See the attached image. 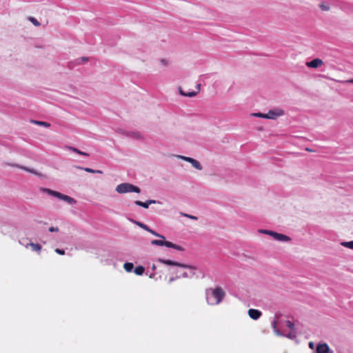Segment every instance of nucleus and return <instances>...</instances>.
Instances as JSON below:
<instances>
[{"mask_svg": "<svg viewBox=\"0 0 353 353\" xmlns=\"http://www.w3.org/2000/svg\"><path fill=\"white\" fill-rule=\"evenodd\" d=\"M277 321H274L272 323V327L275 332V334L276 335H281V334L280 333L279 330L277 329Z\"/></svg>", "mask_w": 353, "mask_h": 353, "instance_id": "obj_20", "label": "nucleus"}, {"mask_svg": "<svg viewBox=\"0 0 353 353\" xmlns=\"http://www.w3.org/2000/svg\"><path fill=\"white\" fill-rule=\"evenodd\" d=\"M275 240L278 241H289L290 238L285 234L278 233L275 237Z\"/></svg>", "mask_w": 353, "mask_h": 353, "instance_id": "obj_14", "label": "nucleus"}, {"mask_svg": "<svg viewBox=\"0 0 353 353\" xmlns=\"http://www.w3.org/2000/svg\"><path fill=\"white\" fill-rule=\"evenodd\" d=\"M29 20L35 26H39L40 23L34 17H30Z\"/></svg>", "mask_w": 353, "mask_h": 353, "instance_id": "obj_22", "label": "nucleus"}, {"mask_svg": "<svg viewBox=\"0 0 353 353\" xmlns=\"http://www.w3.org/2000/svg\"><path fill=\"white\" fill-rule=\"evenodd\" d=\"M323 65V61L320 59H314L311 61L307 62L306 65L308 68H316Z\"/></svg>", "mask_w": 353, "mask_h": 353, "instance_id": "obj_10", "label": "nucleus"}, {"mask_svg": "<svg viewBox=\"0 0 353 353\" xmlns=\"http://www.w3.org/2000/svg\"><path fill=\"white\" fill-rule=\"evenodd\" d=\"M269 231L270 230H259V232L262 233V234H268Z\"/></svg>", "mask_w": 353, "mask_h": 353, "instance_id": "obj_32", "label": "nucleus"}, {"mask_svg": "<svg viewBox=\"0 0 353 353\" xmlns=\"http://www.w3.org/2000/svg\"><path fill=\"white\" fill-rule=\"evenodd\" d=\"M295 336V333L294 332H291L288 335V337L290 338V339H292L293 337Z\"/></svg>", "mask_w": 353, "mask_h": 353, "instance_id": "obj_34", "label": "nucleus"}, {"mask_svg": "<svg viewBox=\"0 0 353 353\" xmlns=\"http://www.w3.org/2000/svg\"><path fill=\"white\" fill-rule=\"evenodd\" d=\"M83 61H86V60H87V59H85V58H83Z\"/></svg>", "mask_w": 353, "mask_h": 353, "instance_id": "obj_40", "label": "nucleus"}, {"mask_svg": "<svg viewBox=\"0 0 353 353\" xmlns=\"http://www.w3.org/2000/svg\"><path fill=\"white\" fill-rule=\"evenodd\" d=\"M152 268V270H155L156 269V266L154 265H153Z\"/></svg>", "mask_w": 353, "mask_h": 353, "instance_id": "obj_39", "label": "nucleus"}, {"mask_svg": "<svg viewBox=\"0 0 353 353\" xmlns=\"http://www.w3.org/2000/svg\"><path fill=\"white\" fill-rule=\"evenodd\" d=\"M316 353H332V352H330V349L328 345L324 343L317 345Z\"/></svg>", "mask_w": 353, "mask_h": 353, "instance_id": "obj_8", "label": "nucleus"}, {"mask_svg": "<svg viewBox=\"0 0 353 353\" xmlns=\"http://www.w3.org/2000/svg\"><path fill=\"white\" fill-rule=\"evenodd\" d=\"M181 214L183 216H185V217H188L189 219H193V220H197V217L195 216H192V215H190V214H185V213H183L181 212Z\"/></svg>", "mask_w": 353, "mask_h": 353, "instance_id": "obj_27", "label": "nucleus"}, {"mask_svg": "<svg viewBox=\"0 0 353 353\" xmlns=\"http://www.w3.org/2000/svg\"><path fill=\"white\" fill-rule=\"evenodd\" d=\"M248 314L251 319L257 320L261 316V312L258 310L250 309L248 310Z\"/></svg>", "mask_w": 353, "mask_h": 353, "instance_id": "obj_11", "label": "nucleus"}, {"mask_svg": "<svg viewBox=\"0 0 353 353\" xmlns=\"http://www.w3.org/2000/svg\"><path fill=\"white\" fill-rule=\"evenodd\" d=\"M278 234L277 232H274L273 234L272 235V236L275 239V237L276 236V235Z\"/></svg>", "mask_w": 353, "mask_h": 353, "instance_id": "obj_36", "label": "nucleus"}, {"mask_svg": "<svg viewBox=\"0 0 353 353\" xmlns=\"http://www.w3.org/2000/svg\"><path fill=\"white\" fill-rule=\"evenodd\" d=\"M144 271L145 268L143 266L139 265L135 268L134 272L137 275H142L144 273Z\"/></svg>", "mask_w": 353, "mask_h": 353, "instance_id": "obj_16", "label": "nucleus"}, {"mask_svg": "<svg viewBox=\"0 0 353 353\" xmlns=\"http://www.w3.org/2000/svg\"><path fill=\"white\" fill-rule=\"evenodd\" d=\"M252 116L256 117H260V118L266 119V114H263V113H261V112L253 113V114H252Z\"/></svg>", "mask_w": 353, "mask_h": 353, "instance_id": "obj_23", "label": "nucleus"}, {"mask_svg": "<svg viewBox=\"0 0 353 353\" xmlns=\"http://www.w3.org/2000/svg\"><path fill=\"white\" fill-rule=\"evenodd\" d=\"M137 225H139L140 228H141L142 229L145 230V231H148V230L150 229V228L146 225L144 223H140V222H137Z\"/></svg>", "mask_w": 353, "mask_h": 353, "instance_id": "obj_24", "label": "nucleus"}, {"mask_svg": "<svg viewBox=\"0 0 353 353\" xmlns=\"http://www.w3.org/2000/svg\"><path fill=\"white\" fill-rule=\"evenodd\" d=\"M155 200H148L145 202H142L141 201H135L134 203L139 206H141L144 208H148L149 205L152 203H155Z\"/></svg>", "mask_w": 353, "mask_h": 353, "instance_id": "obj_12", "label": "nucleus"}, {"mask_svg": "<svg viewBox=\"0 0 353 353\" xmlns=\"http://www.w3.org/2000/svg\"><path fill=\"white\" fill-rule=\"evenodd\" d=\"M133 268H134V265L132 263L127 262V263H125L123 265V268L128 272H130L132 270Z\"/></svg>", "mask_w": 353, "mask_h": 353, "instance_id": "obj_15", "label": "nucleus"}, {"mask_svg": "<svg viewBox=\"0 0 353 353\" xmlns=\"http://www.w3.org/2000/svg\"><path fill=\"white\" fill-rule=\"evenodd\" d=\"M159 262L167 265H174L183 268L184 270L181 272H178L180 273V276H176V277H172L169 279V283L173 282L174 280L180 278L181 276L183 278H192L196 276V268L192 265H186L184 263H181L179 262H176L169 259H159L158 260Z\"/></svg>", "mask_w": 353, "mask_h": 353, "instance_id": "obj_1", "label": "nucleus"}, {"mask_svg": "<svg viewBox=\"0 0 353 353\" xmlns=\"http://www.w3.org/2000/svg\"><path fill=\"white\" fill-rule=\"evenodd\" d=\"M116 191L119 194H125L128 192H141V190L139 187L128 183H123L118 185L116 188Z\"/></svg>", "mask_w": 353, "mask_h": 353, "instance_id": "obj_3", "label": "nucleus"}, {"mask_svg": "<svg viewBox=\"0 0 353 353\" xmlns=\"http://www.w3.org/2000/svg\"><path fill=\"white\" fill-rule=\"evenodd\" d=\"M77 168L81 169V170H85V172H89V173H95V170H93V169L90 168H81V167H77Z\"/></svg>", "mask_w": 353, "mask_h": 353, "instance_id": "obj_25", "label": "nucleus"}, {"mask_svg": "<svg viewBox=\"0 0 353 353\" xmlns=\"http://www.w3.org/2000/svg\"><path fill=\"white\" fill-rule=\"evenodd\" d=\"M341 245L343 247L353 250V241L341 242Z\"/></svg>", "mask_w": 353, "mask_h": 353, "instance_id": "obj_18", "label": "nucleus"}, {"mask_svg": "<svg viewBox=\"0 0 353 353\" xmlns=\"http://www.w3.org/2000/svg\"><path fill=\"white\" fill-rule=\"evenodd\" d=\"M182 159L192 164V165L197 170H201L202 169V166L200 164V163L196 160V159H194L192 158H190V157H180Z\"/></svg>", "mask_w": 353, "mask_h": 353, "instance_id": "obj_9", "label": "nucleus"}, {"mask_svg": "<svg viewBox=\"0 0 353 353\" xmlns=\"http://www.w3.org/2000/svg\"><path fill=\"white\" fill-rule=\"evenodd\" d=\"M273 233H274V231H271V230H270V231H269V233H268V235H270V236H272V235L273 234Z\"/></svg>", "mask_w": 353, "mask_h": 353, "instance_id": "obj_37", "label": "nucleus"}, {"mask_svg": "<svg viewBox=\"0 0 353 353\" xmlns=\"http://www.w3.org/2000/svg\"><path fill=\"white\" fill-rule=\"evenodd\" d=\"M55 252L60 254V255H64L65 254V251L63 250H61V249H59V248H57L55 249Z\"/></svg>", "mask_w": 353, "mask_h": 353, "instance_id": "obj_30", "label": "nucleus"}, {"mask_svg": "<svg viewBox=\"0 0 353 353\" xmlns=\"http://www.w3.org/2000/svg\"><path fill=\"white\" fill-rule=\"evenodd\" d=\"M21 169H23L27 172H29L30 173H32V174H37V172L35 170H32V169H30V168H26V167H20Z\"/></svg>", "mask_w": 353, "mask_h": 353, "instance_id": "obj_28", "label": "nucleus"}, {"mask_svg": "<svg viewBox=\"0 0 353 353\" xmlns=\"http://www.w3.org/2000/svg\"><path fill=\"white\" fill-rule=\"evenodd\" d=\"M28 246L31 248L32 251L40 252L41 250V245L39 243H30L26 247L28 248Z\"/></svg>", "mask_w": 353, "mask_h": 353, "instance_id": "obj_13", "label": "nucleus"}, {"mask_svg": "<svg viewBox=\"0 0 353 353\" xmlns=\"http://www.w3.org/2000/svg\"><path fill=\"white\" fill-rule=\"evenodd\" d=\"M160 63H161L163 66H167V65H168V63H169L167 59H161L160 60Z\"/></svg>", "mask_w": 353, "mask_h": 353, "instance_id": "obj_29", "label": "nucleus"}, {"mask_svg": "<svg viewBox=\"0 0 353 353\" xmlns=\"http://www.w3.org/2000/svg\"><path fill=\"white\" fill-rule=\"evenodd\" d=\"M347 82L349 83H353V79H350V80H348Z\"/></svg>", "mask_w": 353, "mask_h": 353, "instance_id": "obj_38", "label": "nucleus"}, {"mask_svg": "<svg viewBox=\"0 0 353 353\" xmlns=\"http://www.w3.org/2000/svg\"><path fill=\"white\" fill-rule=\"evenodd\" d=\"M286 325L292 330L293 331L294 330V324L290 321H286Z\"/></svg>", "mask_w": 353, "mask_h": 353, "instance_id": "obj_26", "label": "nucleus"}, {"mask_svg": "<svg viewBox=\"0 0 353 353\" xmlns=\"http://www.w3.org/2000/svg\"><path fill=\"white\" fill-rule=\"evenodd\" d=\"M283 111L282 110L278 109L276 110H270L268 113H266V119H275L277 117L283 114Z\"/></svg>", "mask_w": 353, "mask_h": 353, "instance_id": "obj_7", "label": "nucleus"}, {"mask_svg": "<svg viewBox=\"0 0 353 353\" xmlns=\"http://www.w3.org/2000/svg\"><path fill=\"white\" fill-rule=\"evenodd\" d=\"M151 244L153 245H159V246H166L168 248H171L179 251H183L184 249L181 246L174 244L170 241H165V239H159V240H152L151 241Z\"/></svg>", "mask_w": 353, "mask_h": 353, "instance_id": "obj_5", "label": "nucleus"}, {"mask_svg": "<svg viewBox=\"0 0 353 353\" xmlns=\"http://www.w3.org/2000/svg\"><path fill=\"white\" fill-rule=\"evenodd\" d=\"M49 231L50 232H58L59 231V228L57 227L55 228V227L52 226V227L49 228Z\"/></svg>", "mask_w": 353, "mask_h": 353, "instance_id": "obj_31", "label": "nucleus"}, {"mask_svg": "<svg viewBox=\"0 0 353 353\" xmlns=\"http://www.w3.org/2000/svg\"><path fill=\"white\" fill-rule=\"evenodd\" d=\"M43 191L48 194L57 197L61 200L68 202L69 204L73 205L76 203V200L68 195L63 194L59 192L54 191L48 188H43Z\"/></svg>", "mask_w": 353, "mask_h": 353, "instance_id": "obj_4", "label": "nucleus"}, {"mask_svg": "<svg viewBox=\"0 0 353 353\" xmlns=\"http://www.w3.org/2000/svg\"><path fill=\"white\" fill-rule=\"evenodd\" d=\"M148 232H150V233H151V234H153L154 236H157V237H159V238H160V239H165V237L164 236H163V235H161V234H160L157 233V232H155L154 230H152V229H150V228L148 230Z\"/></svg>", "mask_w": 353, "mask_h": 353, "instance_id": "obj_19", "label": "nucleus"}, {"mask_svg": "<svg viewBox=\"0 0 353 353\" xmlns=\"http://www.w3.org/2000/svg\"><path fill=\"white\" fill-rule=\"evenodd\" d=\"M68 149L72 150V151H73V152H74L78 153L80 155L86 156V157L89 156V154L88 153L82 152V151H80L79 150H78V149H77L75 148L70 146V147H68Z\"/></svg>", "mask_w": 353, "mask_h": 353, "instance_id": "obj_17", "label": "nucleus"}, {"mask_svg": "<svg viewBox=\"0 0 353 353\" xmlns=\"http://www.w3.org/2000/svg\"><path fill=\"white\" fill-rule=\"evenodd\" d=\"M35 123H37V125H42V126H44L46 128H49L50 126V124L48 122H45V121H34Z\"/></svg>", "mask_w": 353, "mask_h": 353, "instance_id": "obj_21", "label": "nucleus"}, {"mask_svg": "<svg viewBox=\"0 0 353 353\" xmlns=\"http://www.w3.org/2000/svg\"><path fill=\"white\" fill-rule=\"evenodd\" d=\"M200 87H201V85L200 84H197L196 88V91H188V92H185L181 87H179V93L183 95V96H185V97H194L196 96L199 92H200Z\"/></svg>", "mask_w": 353, "mask_h": 353, "instance_id": "obj_6", "label": "nucleus"}, {"mask_svg": "<svg viewBox=\"0 0 353 353\" xmlns=\"http://www.w3.org/2000/svg\"><path fill=\"white\" fill-rule=\"evenodd\" d=\"M95 173L102 174L103 172L101 170H95Z\"/></svg>", "mask_w": 353, "mask_h": 353, "instance_id": "obj_35", "label": "nucleus"}, {"mask_svg": "<svg viewBox=\"0 0 353 353\" xmlns=\"http://www.w3.org/2000/svg\"><path fill=\"white\" fill-rule=\"evenodd\" d=\"M207 301L210 305L220 303L225 296V292L222 288L216 287L214 289H210L207 291Z\"/></svg>", "mask_w": 353, "mask_h": 353, "instance_id": "obj_2", "label": "nucleus"}, {"mask_svg": "<svg viewBox=\"0 0 353 353\" xmlns=\"http://www.w3.org/2000/svg\"><path fill=\"white\" fill-rule=\"evenodd\" d=\"M308 345H309V347L312 350H313L314 348V343L313 342H310Z\"/></svg>", "mask_w": 353, "mask_h": 353, "instance_id": "obj_33", "label": "nucleus"}]
</instances>
